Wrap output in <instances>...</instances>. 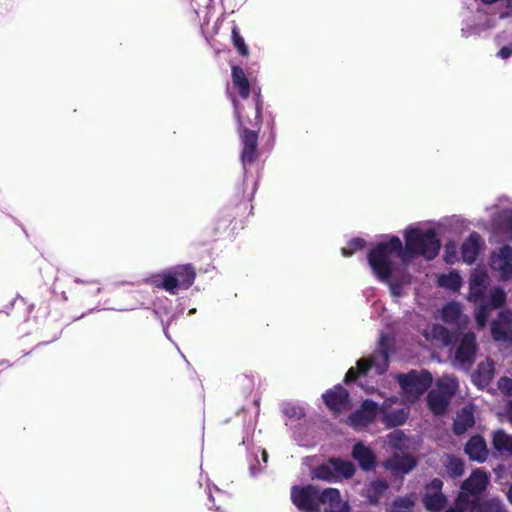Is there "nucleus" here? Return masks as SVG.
<instances>
[{
  "instance_id": "obj_1",
  "label": "nucleus",
  "mask_w": 512,
  "mask_h": 512,
  "mask_svg": "<svg viewBox=\"0 0 512 512\" xmlns=\"http://www.w3.org/2000/svg\"><path fill=\"white\" fill-rule=\"evenodd\" d=\"M291 501L302 511L319 512L324 505V512H349V505L341 499L340 491L336 488H326L322 491L312 484L295 485L291 488Z\"/></svg>"
},
{
  "instance_id": "obj_2",
  "label": "nucleus",
  "mask_w": 512,
  "mask_h": 512,
  "mask_svg": "<svg viewBox=\"0 0 512 512\" xmlns=\"http://www.w3.org/2000/svg\"><path fill=\"white\" fill-rule=\"evenodd\" d=\"M393 256L406 262L403 243L398 236H391L388 241L377 243L367 254L368 264L375 276L381 281H388L394 271Z\"/></svg>"
},
{
  "instance_id": "obj_3",
  "label": "nucleus",
  "mask_w": 512,
  "mask_h": 512,
  "mask_svg": "<svg viewBox=\"0 0 512 512\" xmlns=\"http://www.w3.org/2000/svg\"><path fill=\"white\" fill-rule=\"evenodd\" d=\"M404 239L403 254L406 262L415 256L433 260L441 248L440 240L434 229L423 231L419 228H408L404 233Z\"/></svg>"
},
{
  "instance_id": "obj_4",
  "label": "nucleus",
  "mask_w": 512,
  "mask_h": 512,
  "mask_svg": "<svg viewBox=\"0 0 512 512\" xmlns=\"http://www.w3.org/2000/svg\"><path fill=\"white\" fill-rule=\"evenodd\" d=\"M196 278V269L192 264H181L173 266L161 273L151 277V285L163 289L172 295L177 294L179 289L190 288Z\"/></svg>"
},
{
  "instance_id": "obj_5",
  "label": "nucleus",
  "mask_w": 512,
  "mask_h": 512,
  "mask_svg": "<svg viewBox=\"0 0 512 512\" xmlns=\"http://www.w3.org/2000/svg\"><path fill=\"white\" fill-rule=\"evenodd\" d=\"M248 208V203L243 202L234 207L223 209L214 222V233L228 232V234L234 235L239 230L244 229Z\"/></svg>"
},
{
  "instance_id": "obj_6",
  "label": "nucleus",
  "mask_w": 512,
  "mask_h": 512,
  "mask_svg": "<svg viewBox=\"0 0 512 512\" xmlns=\"http://www.w3.org/2000/svg\"><path fill=\"white\" fill-rule=\"evenodd\" d=\"M236 117L238 121L239 138L242 145L240 159L244 167L254 164L259 156L258 152V138L259 133L257 130H250V128L243 125L240 117L239 107L237 100L233 101Z\"/></svg>"
},
{
  "instance_id": "obj_7",
  "label": "nucleus",
  "mask_w": 512,
  "mask_h": 512,
  "mask_svg": "<svg viewBox=\"0 0 512 512\" xmlns=\"http://www.w3.org/2000/svg\"><path fill=\"white\" fill-rule=\"evenodd\" d=\"M355 474L352 462L340 458H330L312 471V477L326 482H335L341 478L349 479Z\"/></svg>"
},
{
  "instance_id": "obj_8",
  "label": "nucleus",
  "mask_w": 512,
  "mask_h": 512,
  "mask_svg": "<svg viewBox=\"0 0 512 512\" xmlns=\"http://www.w3.org/2000/svg\"><path fill=\"white\" fill-rule=\"evenodd\" d=\"M397 381L407 395L418 398L430 388L433 377L428 370H411L407 374H399Z\"/></svg>"
},
{
  "instance_id": "obj_9",
  "label": "nucleus",
  "mask_w": 512,
  "mask_h": 512,
  "mask_svg": "<svg viewBox=\"0 0 512 512\" xmlns=\"http://www.w3.org/2000/svg\"><path fill=\"white\" fill-rule=\"evenodd\" d=\"M478 345L474 332L462 335L456 347L453 363L463 369H470L475 362Z\"/></svg>"
},
{
  "instance_id": "obj_10",
  "label": "nucleus",
  "mask_w": 512,
  "mask_h": 512,
  "mask_svg": "<svg viewBox=\"0 0 512 512\" xmlns=\"http://www.w3.org/2000/svg\"><path fill=\"white\" fill-rule=\"evenodd\" d=\"M443 481L439 478L432 479L425 486L422 498L424 507L430 512H440L447 504V498L442 493Z\"/></svg>"
},
{
  "instance_id": "obj_11",
  "label": "nucleus",
  "mask_w": 512,
  "mask_h": 512,
  "mask_svg": "<svg viewBox=\"0 0 512 512\" xmlns=\"http://www.w3.org/2000/svg\"><path fill=\"white\" fill-rule=\"evenodd\" d=\"M378 410L379 407L376 402L366 399L362 402L360 408L349 415L347 423L356 429L366 427L375 421Z\"/></svg>"
},
{
  "instance_id": "obj_12",
  "label": "nucleus",
  "mask_w": 512,
  "mask_h": 512,
  "mask_svg": "<svg viewBox=\"0 0 512 512\" xmlns=\"http://www.w3.org/2000/svg\"><path fill=\"white\" fill-rule=\"evenodd\" d=\"M490 260L492 268L499 271L502 280L512 279V247L510 245H504L498 251H493Z\"/></svg>"
},
{
  "instance_id": "obj_13",
  "label": "nucleus",
  "mask_w": 512,
  "mask_h": 512,
  "mask_svg": "<svg viewBox=\"0 0 512 512\" xmlns=\"http://www.w3.org/2000/svg\"><path fill=\"white\" fill-rule=\"evenodd\" d=\"M322 399L324 404L337 414L347 409L350 404L349 392L341 384L327 390L322 395Z\"/></svg>"
},
{
  "instance_id": "obj_14",
  "label": "nucleus",
  "mask_w": 512,
  "mask_h": 512,
  "mask_svg": "<svg viewBox=\"0 0 512 512\" xmlns=\"http://www.w3.org/2000/svg\"><path fill=\"white\" fill-rule=\"evenodd\" d=\"M488 476L486 472L476 469L472 472V474L463 482L461 486V493L459 495H464L467 498L469 496H478L483 491L486 490L488 485Z\"/></svg>"
},
{
  "instance_id": "obj_15",
  "label": "nucleus",
  "mask_w": 512,
  "mask_h": 512,
  "mask_svg": "<svg viewBox=\"0 0 512 512\" xmlns=\"http://www.w3.org/2000/svg\"><path fill=\"white\" fill-rule=\"evenodd\" d=\"M254 93V105L251 107V115H245L243 116L240 114V117L243 121V125L247 127V125H250L252 128L250 130H257L258 133L261 130L262 126V109H263V100L260 93V89L256 90L253 89ZM239 113H241L239 111Z\"/></svg>"
},
{
  "instance_id": "obj_16",
  "label": "nucleus",
  "mask_w": 512,
  "mask_h": 512,
  "mask_svg": "<svg viewBox=\"0 0 512 512\" xmlns=\"http://www.w3.org/2000/svg\"><path fill=\"white\" fill-rule=\"evenodd\" d=\"M464 450L469 459L479 463H483L489 453L485 439L479 434L472 436L467 441Z\"/></svg>"
},
{
  "instance_id": "obj_17",
  "label": "nucleus",
  "mask_w": 512,
  "mask_h": 512,
  "mask_svg": "<svg viewBox=\"0 0 512 512\" xmlns=\"http://www.w3.org/2000/svg\"><path fill=\"white\" fill-rule=\"evenodd\" d=\"M352 457L359 463L364 471L373 470L376 466V456L371 448L365 446L362 442H357L352 449Z\"/></svg>"
},
{
  "instance_id": "obj_18",
  "label": "nucleus",
  "mask_w": 512,
  "mask_h": 512,
  "mask_svg": "<svg viewBox=\"0 0 512 512\" xmlns=\"http://www.w3.org/2000/svg\"><path fill=\"white\" fill-rule=\"evenodd\" d=\"M481 236L473 231L461 245V256L465 263L472 264L480 252Z\"/></svg>"
},
{
  "instance_id": "obj_19",
  "label": "nucleus",
  "mask_w": 512,
  "mask_h": 512,
  "mask_svg": "<svg viewBox=\"0 0 512 512\" xmlns=\"http://www.w3.org/2000/svg\"><path fill=\"white\" fill-rule=\"evenodd\" d=\"M495 374L493 361L480 362L472 374V381L478 388H485L492 382Z\"/></svg>"
},
{
  "instance_id": "obj_20",
  "label": "nucleus",
  "mask_w": 512,
  "mask_h": 512,
  "mask_svg": "<svg viewBox=\"0 0 512 512\" xmlns=\"http://www.w3.org/2000/svg\"><path fill=\"white\" fill-rule=\"evenodd\" d=\"M502 321L493 320L491 323V336L495 341L512 342L511 320L501 312Z\"/></svg>"
},
{
  "instance_id": "obj_21",
  "label": "nucleus",
  "mask_w": 512,
  "mask_h": 512,
  "mask_svg": "<svg viewBox=\"0 0 512 512\" xmlns=\"http://www.w3.org/2000/svg\"><path fill=\"white\" fill-rule=\"evenodd\" d=\"M474 424L475 417L472 409L463 407L456 412V417L453 421V432L455 435L460 436L473 427Z\"/></svg>"
},
{
  "instance_id": "obj_22",
  "label": "nucleus",
  "mask_w": 512,
  "mask_h": 512,
  "mask_svg": "<svg viewBox=\"0 0 512 512\" xmlns=\"http://www.w3.org/2000/svg\"><path fill=\"white\" fill-rule=\"evenodd\" d=\"M417 465L415 457L411 454L394 455L387 461V468L395 473L407 474Z\"/></svg>"
},
{
  "instance_id": "obj_23",
  "label": "nucleus",
  "mask_w": 512,
  "mask_h": 512,
  "mask_svg": "<svg viewBox=\"0 0 512 512\" xmlns=\"http://www.w3.org/2000/svg\"><path fill=\"white\" fill-rule=\"evenodd\" d=\"M231 77L234 87L242 99H247L251 93L250 81L244 70L238 65L231 66Z\"/></svg>"
},
{
  "instance_id": "obj_24",
  "label": "nucleus",
  "mask_w": 512,
  "mask_h": 512,
  "mask_svg": "<svg viewBox=\"0 0 512 512\" xmlns=\"http://www.w3.org/2000/svg\"><path fill=\"white\" fill-rule=\"evenodd\" d=\"M426 401L429 410L434 415L440 416L446 412L451 399L441 392L432 389L429 391Z\"/></svg>"
},
{
  "instance_id": "obj_25",
  "label": "nucleus",
  "mask_w": 512,
  "mask_h": 512,
  "mask_svg": "<svg viewBox=\"0 0 512 512\" xmlns=\"http://www.w3.org/2000/svg\"><path fill=\"white\" fill-rule=\"evenodd\" d=\"M492 447L500 455L512 456V436L503 429L493 431Z\"/></svg>"
},
{
  "instance_id": "obj_26",
  "label": "nucleus",
  "mask_w": 512,
  "mask_h": 512,
  "mask_svg": "<svg viewBox=\"0 0 512 512\" xmlns=\"http://www.w3.org/2000/svg\"><path fill=\"white\" fill-rule=\"evenodd\" d=\"M472 512H505L502 502L492 498L487 500H470Z\"/></svg>"
},
{
  "instance_id": "obj_27",
  "label": "nucleus",
  "mask_w": 512,
  "mask_h": 512,
  "mask_svg": "<svg viewBox=\"0 0 512 512\" xmlns=\"http://www.w3.org/2000/svg\"><path fill=\"white\" fill-rule=\"evenodd\" d=\"M415 504V494L411 493L403 497L395 498L387 512H413Z\"/></svg>"
},
{
  "instance_id": "obj_28",
  "label": "nucleus",
  "mask_w": 512,
  "mask_h": 512,
  "mask_svg": "<svg viewBox=\"0 0 512 512\" xmlns=\"http://www.w3.org/2000/svg\"><path fill=\"white\" fill-rule=\"evenodd\" d=\"M462 310L458 302L452 301L445 304L441 311V318L446 324H453L460 319Z\"/></svg>"
},
{
  "instance_id": "obj_29",
  "label": "nucleus",
  "mask_w": 512,
  "mask_h": 512,
  "mask_svg": "<svg viewBox=\"0 0 512 512\" xmlns=\"http://www.w3.org/2000/svg\"><path fill=\"white\" fill-rule=\"evenodd\" d=\"M458 388V382L454 377H442L437 380L434 390L441 392L452 399Z\"/></svg>"
},
{
  "instance_id": "obj_30",
  "label": "nucleus",
  "mask_w": 512,
  "mask_h": 512,
  "mask_svg": "<svg viewBox=\"0 0 512 512\" xmlns=\"http://www.w3.org/2000/svg\"><path fill=\"white\" fill-rule=\"evenodd\" d=\"M408 419V412L404 409L393 410L384 416V423L387 427H397L403 425Z\"/></svg>"
},
{
  "instance_id": "obj_31",
  "label": "nucleus",
  "mask_w": 512,
  "mask_h": 512,
  "mask_svg": "<svg viewBox=\"0 0 512 512\" xmlns=\"http://www.w3.org/2000/svg\"><path fill=\"white\" fill-rule=\"evenodd\" d=\"M431 335L444 346H449L454 343V334L443 325L434 324L431 328Z\"/></svg>"
},
{
  "instance_id": "obj_32",
  "label": "nucleus",
  "mask_w": 512,
  "mask_h": 512,
  "mask_svg": "<svg viewBox=\"0 0 512 512\" xmlns=\"http://www.w3.org/2000/svg\"><path fill=\"white\" fill-rule=\"evenodd\" d=\"M231 39L233 46L237 50L238 54L242 57H248L250 54L249 48L246 45L244 38L240 34L239 27L235 23L231 28Z\"/></svg>"
},
{
  "instance_id": "obj_33",
  "label": "nucleus",
  "mask_w": 512,
  "mask_h": 512,
  "mask_svg": "<svg viewBox=\"0 0 512 512\" xmlns=\"http://www.w3.org/2000/svg\"><path fill=\"white\" fill-rule=\"evenodd\" d=\"M366 246V241L361 237H354L350 239L347 243L346 247L341 249V253L344 257H350L355 252L364 249Z\"/></svg>"
},
{
  "instance_id": "obj_34",
  "label": "nucleus",
  "mask_w": 512,
  "mask_h": 512,
  "mask_svg": "<svg viewBox=\"0 0 512 512\" xmlns=\"http://www.w3.org/2000/svg\"><path fill=\"white\" fill-rule=\"evenodd\" d=\"M77 283L81 284V287L78 290V293L81 294L84 297L92 298L97 296L101 292V286L97 281H91V282H83L78 281Z\"/></svg>"
},
{
  "instance_id": "obj_35",
  "label": "nucleus",
  "mask_w": 512,
  "mask_h": 512,
  "mask_svg": "<svg viewBox=\"0 0 512 512\" xmlns=\"http://www.w3.org/2000/svg\"><path fill=\"white\" fill-rule=\"evenodd\" d=\"M441 286L450 288L454 291L458 290L462 284L461 277L457 273H450L448 275H442L439 278Z\"/></svg>"
},
{
  "instance_id": "obj_36",
  "label": "nucleus",
  "mask_w": 512,
  "mask_h": 512,
  "mask_svg": "<svg viewBox=\"0 0 512 512\" xmlns=\"http://www.w3.org/2000/svg\"><path fill=\"white\" fill-rule=\"evenodd\" d=\"M447 471L452 477H459L464 473V463L457 457H450L447 464Z\"/></svg>"
},
{
  "instance_id": "obj_37",
  "label": "nucleus",
  "mask_w": 512,
  "mask_h": 512,
  "mask_svg": "<svg viewBox=\"0 0 512 512\" xmlns=\"http://www.w3.org/2000/svg\"><path fill=\"white\" fill-rule=\"evenodd\" d=\"M506 302V293L502 288H494L490 293V304L493 308H500Z\"/></svg>"
},
{
  "instance_id": "obj_38",
  "label": "nucleus",
  "mask_w": 512,
  "mask_h": 512,
  "mask_svg": "<svg viewBox=\"0 0 512 512\" xmlns=\"http://www.w3.org/2000/svg\"><path fill=\"white\" fill-rule=\"evenodd\" d=\"M489 316V307L486 304H481L475 310V319L479 327H484L487 323Z\"/></svg>"
},
{
  "instance_id": "obj_39",
  "label": "nucleus",
  "mask_w": 512,
  "mask_h": 512,
  "mask_svg": "<svg viewBox=\"0 0 512 512\" xmlns=\"http://www.w3.org/2000/svg\"><path fill=\"white\" fill-rule=\"evenodd\" d=\"M497 387L503 395L512 397V378L507 376L500 377Z\"/></svg>"
},
{
  "instance_id": "obj_40",
  "label": "nucleus",
  "mask_w": 512,
  "mask_h": 512,
  "mask_svg": "<svg viewBox=\"0 0 512 512\" xmlns=\"http://www.w3.org/2000/svg\"><path fill=\"white\" fill-rule=\"evenodd\" d=\"M374 359L373 357L361 358L356 362V370L359 375H367L368 371L373 367Z\"/></svg>"
},
{
  "instance_id": "obj_41",
  "label": "nucleus",
  "mask_w": 512,
  "mask_h": 512,
  "mask_svg": "<svg viewBox=\"0 0 512 512\" xmlns=\"http://www.w3.org/2000/svg\"><path fill=\"white\" fill-rule=\"evenodd\" d=\"M467 506H470V499L464 495H459L454 507L448 508L445 512H465Z\"/></svg>"
},
{
  "instance_id": "obj_42",
  "label": "nucleus",
  "mask_w": 512,
  "mask_h": 512,
  "mask_svg": "<svg viewBox=\"0 0 512 512\" xmlns=\"http://www.w3.org/2000/svg\"><path fill=\"white\" fill-rule=\"evenodd\" d=\"M359 373L358 371L356 370V368L354 367H351L345 374V377H344V383L349 385L353 382H355L358 377H359Z\"/></svg>"
},
{
  "instance_id": "obj_43",
  "label": "nucleus",
  "mask_w": 512,
  "mask_h": 512,
  "mask_svg": "<svg viewBox=\"0 0 512 512\" xmlns=\"http://www.w3.org/2000/svg\"><path fill=\"white\" fill-rule=\"evenodd\" d=\"M379 352H380V355H381L384 365H385L384 368H382L381 370L378 371L381 374L386 371V368L388 366V352L384 348V336L381 337Z\"/></svg>"
},
{
  "instance_id": "obj_44",
  "label": "nucleus",
  "mask_w": 512,
  "mask_h": 512,
  "mask_svg": "<svg viewBox=\"0 0 512 512\" xmlns=\"http://www.w3.org/2000/svg\"><path fill=\"white\" fill-rule=\"evenodd\" d=\"M404 438V434L402 431H395L389 435V443L393 446H398L399 442H401Z\"/></svg>"
},
{
  "instance_id": "obj_45",
  "label": "nucleus",
  "mask_w": 512,
  "mask_h": 512,
  "mask_svg": "<svg viewBox=\"0 0 512 512\" xmlns=\"http://www.w3.org/2000/svg\"><path fill=\"white\" fill-rule=\"evenodd\" d=\"M497 55L502 59H508L512 56V44L503 46L497 53Z\"/></svg>"
},
{
  "instance_id": "obj_46",
  "label": "nucleus",
  "mask_w": 512,
  "mask_h": 512,
  "mask_svg": "<svg viewBox=\"0 0 512 512\" xmlns=\"http://www.w3.org/2000/svg\"><path fill=\"white\" fill-rule=\"evenodd\" d=\"M502 227L503 229L511 234V240H512V214L507 215L502 220Z\"/></svg>"
},
{
  "instance_id": "obj_47",
  "label": "nucleus",
  "mask_w": 512,
  "mask_h": 512,
  "mask_svg": "<svg viewBox=\"0 0 512 512\" xmlns=\"http://www.w3.org/2000/svg\"><path fill=\"white\" fill-rule=\"evenodd\" d=\"M506 414L509 422L512 424V400L507 403Z\"/></svg>"
},
{
  "instance_id": "obj_48",
  "label": "nucleus",
  "mask_w": 512,
  "mask_h": 512,
  "mask_svg": "<svg viewBox=\"0 0 512 512\" xmlns=\"http://www.w3.org/2000/svg\"><path fill=\"white\" fill-rule=\"evenodd\" d=\"M376 485H377L378 487H380L381 489H386V488L388 487V485L386 484V482L381 481V480H379V481L376 483Z\"/></svg>"
},
{
  "instance_id": "obj_49",
  "label": "nucleus",
  "mask_w": 512,
  "mask_h": 512,
  "mask_svg": "<svg viewBox=\"0 0 512 512\" xmlns=\"http://www.w3.org/2000/svg\"><path fill=\"white\" fill-rule=\"evenodd\" d=\"M507 498L512 503V484L510 485V487L508 489Z\"/></svg>"
},
{
  "instance_id": "obj_50",
  "label": "nucleus",
  "mask_w": 512,
  "mask_h": 512,
  "mask_svg": "<svg viewBox=\"0 0 512 512\" xmlns=\"http://www.w3.org/2000/svg\"><path fill=\"white\" fill-rule=\"evenodd\" d=\"M262 458H263V461H264V462H267V459H268V453H267L265 450H263V451H262Z\"/></svg>"
},
{
  "instance_id": "obj_51",
  "label": "nucleus",
  "mask_w": 512,
  "mask_h": 512,
  "mask_svg": "<svg viewBox=\"0 0 512 512\" xmlns=\"http://www.w3.org/2000/svg\"><path fill=\"white\" fill-rule=\"evenodd\" d=\"M475 296L482 297V292L480 291L479 293H476Z\"/></svg>"
}]
</instances>
